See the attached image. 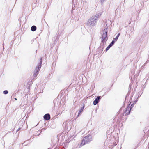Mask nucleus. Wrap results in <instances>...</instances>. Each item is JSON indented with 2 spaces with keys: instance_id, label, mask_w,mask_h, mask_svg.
<instances>
[{
  "instance_id": "obj_1",
  "label": "nucleus",
  "mask_w": 149,
  "mask_h": 149,
  "mask_svg": "<svg viewBox=\"0 0 149 149\" xmlns=\"http://www.w3.org/2000/svg\"><path fill=\"white\" fill-rule=\"evenodd\" d=\"M97 21L96 17L92 16L88 20L86 25L90 27L94 26L96 24Z\"/></svg>"
},
{
  "instance_id": "obj_2",
  "label": "nucleus",
  "mask_w": 149,
  "mask_h": 149,
  "mask_svg": "<svg viewBox=\"0 0 149 149\" xmlns=\"http://www.w3.org/2000/svg\"><path fill=\"white\" fill-rule=\"evenodd\" d=\"M108 29L107 28H105L102 31V42L104 44V42L108 39L107 37V32Z\"/></svg>"
},
{
  "instance_id": "obj_3",
  "label": "nucleus",
  "mask_w": 149,
  "mask_h": 149,
  "mask_svg": "<svg viewBox=\"0 0 149 149\" xmlns=\"http://www.w3.org/2000/svg\"><path fill=\"white\" fill-rule=\"evenodd\" d=\"M92 140L91 136H87L84 137L81 144V146H82L88 143Z\"/></svg>"
},
{
  "instance_id": "obj_4",
  "label": "nucleus",
  "mask_w": 149,
  "mask_h": 149,
  "mask_svg": "<svg viewBox=\"0 0 149 149\" xmlns=\"http://www.w3.org/2000/svg\"><path fill=\"white\" fill-rule=\"evenodd\" d=\"M42 62V58H41L40 59V63H38V66L36 67L35 68V69L34 71V73H38V72L41 66Z\"/></svg>"
},
{
  "instance_id": "obj_5",
  "label": "nucleus",
  "mask_w": 149,
  "mask_h": 149,
  "mask_svg": "<svg viewBox=\"0 0 149 149\" xmlns=\"http://www.w3.org/2000/svg\"><path fill=\"white\" fill-rule=\"evenodd\" d=\"M132 107H130L129 106L127 107L126 108V109L125 110L124 114L125 113V115L129 114Z\"/></svg>"
},
{
  "instance_id": "obj_6",
  "label": "nucleus",
  "mask_w": 149,
  "mask_h": 149,
  "mask_svg": "<svg viewBox=\"0 0 149 149\" xmlns=\"http://www.w3.org/2000/svg\"><path fill=\"white\" fill-rule=\"evenodd\" d=\"M100 96H97L93 101V104L95 105H96L98 103L99 101L100 100Z\"/></svg>"
},
{
  "instance_id": "obj_7",
  "label": "nucleus",
  "mask_w": 149,
  "mask_h": 149,
  "mask_svg": "<svg viewBox=\"0 0 149 149\" xmlns=\"http://www.w3.org/2000/svg\"><path fill=\"white\" fill-rule=\"evenodd\" d=\"M115 42V41L113 40L111 43L108 45V46L107 47L106 49V51H107L108 50L109 48L112 46Z\"/></svg>"
},
{
  "instance_id": "obj_8",
  "label": "nucleus",
  "mask_w": 149,
  "mask_h": 149,
  "mask_svg": "<svg viewBox=\"0 0 149 149\" xmlns=\"http://www.w3.org/2000/svg\"><path fill=\"white\" fill-rule=\"evenodd\" d=\"M44 118L45 119L48 120L50 119V115L49 114H45L44 116Z\"/></svg>"
},
{
  "instance_id": "obj_9",
  "label": "nucleus",
  "mask_w": 149,
  "mask_h": 149,
  "mask_svg": "<svg viewBox=\"0 0 149 149\" xmlns=\"http://www.w3.org/2000/svg\"><path fill=\"white\" fill-rule=\"evenodd\" d=\"M36 27L35 26H33L31 28V30L33 31H34L36 30Z\"/></svg>"
},
{
  "instance_id": "obj_10",
  "label": "nucleus",
  "mask_w": 149,
  "mask_h": 149,
  "mask_svg": "<svg viewBox=\"0 0 149 149\" xmlns=\"http://www.w3.org/2000/svg\"><path fill=\"white\" fill-rule=\"evenodd\" d=\"M84 107V105H83L82 106V107L81 108L80 110L79 111L78 115H79L83 111Z\"/></svg>"
},
{
  "instance_id": "obj_11",
  "label": "nucleus",
  "mask_w": 149,
  "mask_h": 149,
  "mask_svg": "<svg viewBox=\"0 0 149 149\" xmlns=\"http://www.w3.org/2000/svg\"><path fill=\"white\" fill-rule=\"evenodd\" d=\"M101 15V13H98V14H97L96 15L94 16H96L97 17V18L99 17Z\"/></svg>"
},
{
  "instance_id": "obj_12",
  "label": "nucleus",
  "mask_w": 149,
  "mask_h": 149,
  "mask_svg": "<svg viewBox=\"0 0 149 149\" xmlns=\"http://www.w3.org/2000/svg\"><path fill=\"white\" fill-rule=\"evenodd\" d=\"M119 35L120 33H118V35H117V36L115 38H113V40H114L115 41V42L117 40Z\"/></svg>"
},
{
  "instance_id": "obj_13",
  "label": "nucleus",
  "mask_w": 149,
  "mask_h": 149,
  "mask_svg": "<svg viewBox=\"0 0 149 149\" xmlns=\"http://www.w3.org/2000/svg\"><path fill=\"white\" fill-rule=\"evenodd\" d=\"M38 74V73H34L33 76L34 77H36L37 76Z\"/></svg>"
},
{
  "instance_id": "obj_14",
  "label": "nucleus",
  "mask_w": 149,
  "mask_h": 149,
  "mask_svg": "<svg viewBox=\"0 0 149 149\" xmlns=\"http://www.w3.org/2000/svg\"><path fill=\"white\" fill-rule=\"evenodd\" d=\"M8 93V91L7 90H5L3 91V93L5 94H7Z\"/></svg>"
},
{
  "instance_id": "obj_15",
  "label": "nucleus",
  "mask_w": 149,
  "mask_h": 149,
  "mask_svg": "<svg viewBox=\"0 0 149 149\" xmlns=\"http://www.w3.org/2000/svg\"><path fill=\"white\" fill-rule=\"evenodd\" d=\"M106 0H100V2L102 4Z\"/></svg>"
},
{
  "instance_id": "obj_16",
  "label": "nucleus",
  "mask_w": 149,
  "mask_h": 149,
  "mask_svg": "<svg viewBox=\"0 0 149 149\" xmlns=\"http://www.w3.org/2000/svg\"><path fill=\"white\" fill-rule=\"evenodd\" d=\"M20 129V128H18V129L17 130V131H19V130Z\"/></svg>"
},
{
  "instance_id": "obj_17",
  "label": "nucleus",
  "mask_w": 149,
  "mask_h": 149,
  "mask_svg": "<svg viewBox=\"0 0 149 149\" xmlns=\"http://www.w3.org/2000/svg\"><path fill=\"white\" fill-rule=\"evenodd\" d=\"M15 100H17V99H16V98H15Z\"/></svg>"
},
{
  "instance_id": "obj_18",
  "label": "nucleus",
  "mask_w": 149,
  "mask_h": 149,
  "mask_svg": "<svg viewBox=\"0 0 149 149\" xmlns=\"http://www.w3.org/2000/svg\"><path fill=\"white\" fill-rule=\"evenodd\" d=\"M131 104V103H130V105Z\"/></svg>"
}]
</instances>
